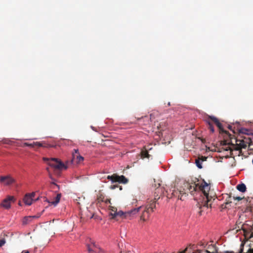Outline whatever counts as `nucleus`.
I'll return each mask as SVG.
<instances>
[{"label": "nucleus", "instance_id": "nucleus-22", "mask_svg": "<svg viewBox=\"0 0 253 253\" xmlns=\"http://www.w3.org/2000/svg\"><path fill=\"white\" fill-rule=\"evenodd\" d=\"M232 203V201H231V197L229 196L228 199H226V202L224 203L225 206L224 208H228V205H230V203Z\"/></svg>", "mask_w": 253, "mask_h": 253}, {"label": "nucleus", "instance_id": "nucleus-27", "mask_svg": "<svg viewBox=\"0 0 253 253\" xmlns=\"http://www.w3.org/2000/svg\"><path fill=\"white\" fill-rule=\"evenodd\" d=\"M5 243V241L4 239H2L0 240V247H2Z\"/></svg>", "mask_w": 253, "mask_h": 253}, {"label": "nucleus", "instance_id": "nucleus-41", "mask_svg": "<svg viewBox=\"0 0 253 253\" xmlns=\"http://www.w3.org/2000/svg\"><path fill=\"white\" fill-rule=\"evenodd\" d=\"M197 252H198V253H201L202 251H201V250H197Z\"/></svg>", "mask_w": 253, "mask_h": 253}, {"label": "nucleus", "instance_id": "nucleus-32", "mask_svg": "<svg viewBox=\"0 0 253 253\" xmlns=\"http://www.w3.org/2000/svg\"><path fill=\"white\" fill-rule=\"evenodd\" d=\"M102 202H104L106 204H111V200L106 199L105 200H102Z\"/></svg>", "mask_w": 253, "mask_h": 253}, {"label": "nucleus", "instance_id": "nucleus-10", "mask_svg": "<svg viewBox=\"0 0 253 253\" xmlns=\"http://www.w3.org/2000/svg\"><path fill=\"white\" fill-rule=\"evenodd\" d=\"M35 193L26 194L24 198V202L27 205H31L32 204L33 198L35 197Z\"/></svg>", "mask_w": 253, "mask_h": 253}, {"label": "nucleus", "instance_id": "nucleus-8", "mask_svg": "<svg viewBox=\"0 0 253 253\" xmlns=\"http://www.w3.org/2000/svg\"><path fill=\"white\" fill-rule=\"evenodd\" d=\"M74 152L72 154V161L77 164L81 163L84 161V157L80 155L78 149H74Z\"/></svg>", "mask_w": 253, "mask_h": 253}, {"label": "nucleus", "instance_id": "nucleus-43", "mask_svg": "<svg viewBox=\"0 0 253 253\" xmlns=\"http://www.w3.org/2000/svg\"><path fill=\"white\" fill-rule=\"evenodd\" d=\"M170 102H169V103H168V105H169V106H170Z\"/></svg>", "mask_w": 253, "mask_h": 253}, {"label": "nucleus", "instance_id": "nucleus-15", "mask_svg": "<svg viewBox=\"0 0 253 253\" xmlns=\"http://www.w3.org/2000/svg\"><path fill=\"white\" fill-rule=\"evenodd\" d=\"M149 217V211L145 208L144 211L140 216V219L143 221H145L148 219Z\"/></svg>", "mask_w": 253, "mask_h": 253}, {"label": "nucleus", "instance_id": "nucleus-13", "mask_svg": "<svg viewBox=\"0 0 253 253\" xmlns=\"http://www.w3.org/2000/svg\"><path fill=\"white\" fill-rule=\"evenodd\" d=\"M159 198H155V199L154 200H151L150 201V203L145 206V209H146L148 211H149V209H150V210H151L152 211H154V209L156 208V201Z\"/></svg>", "mask_w": 253, "mask_h": 253}, {"label": "nucleus", "instance_id": "nucleus-6", "mask_svg": "<svg viewBox=\"0 0 253 253\" xmlns=\"http://www.w3.org/2000/svg\"><path fill=\"white\" fill-rule=\"evenodd\" d=\"M86 247L88 253H100V249L95 244V242L91 239H88L86 241Z\"/></svg>", "mask_w": 253, "mask_h": 253}, {"label": "nucleus", "instance_id": "nucleus-33", "mask_svg": "<svg viewBox=\"0 0 253 253\" xmlns=\"http://www.w3.org/2000/svg\"><path fill=\"white\" fill-rule=\"evenodd\" d=\"M21 253H29V251L28 250H23Z\"/></svg>", "mask_w": 253, "mask_h": 253}, {"label": "nucleus", "instance_id": "nucleus-20", "mask_svg": "<svg viewBox=\"0 0 253 253\" xmlns=\"http://www.w3.org/2000/svg\"><path fill=\"white\" fill-rule=\"evenodd\" d=\"M36 144V147H52V146L45 144V143L40 142H35V144Z\"/></svg>", "mask_w": 253, "mask_h": 253}, {"label": "nucleus", "instance_id": "nucleus-31", "mask_svg": "<svg viewBox=\"0 0 253 253\" xmlns=\"http://www.w3.org/2000/svg\"><path fill=\"white\" fill-rule=\"evenodd\" d=\"M233 198L234 200L238 201H240L243 199V198L240 197H233Z\"/></svg>", "mask_w": 253, "mask_h": 253}, {"label": "nucleus", "instance_id": "nucleus-19", "mask_svg": "<svg viewBox=\"0 0 253 253\" xmlns=\"http://www.w3.org/2000/svg\"><path fill=\"white\" fill-rule=\"evenodd\" d=\"M109 210L111 211V215L115 217L117 216V209L116 207H114L111 206H109Z\"/></svg>", "mask_w": 253, "mask_h": 253}, {"label": "nucleus", "instance_id": "nucleus-21", "mask_svg": "<svg viewBox=\"0 0 253 253\" xmlns=\"http://www.w3.org/2000/svg\"><path fill=\"white\" fill-rule=\"evenodd\" d=\"M195 164H196L197 167L199 169L202 168V162L201 161V160L200 159L198 158V159H196Z\"/></svg>", "mask_w": 253, "mask_h": 253}, {"label": "nucleus", "instance_id": "nucleus-42", "mask_svg": "<svg viewBox=\"0 0 253 253\" xmlns=\"http://www.w3.org/2000/svg\"><path fill=\"white\" fill-rule=\"evenodd\" d=\"M228 128L230 130H231V126H228Z\"/></svg>", "mask_w": 253, "mask_h": 253}, {"label": "nucleus", "instance_id": "nucleus-36", "mask_svg": "<svg viewBox=\"0 0 253 253\" xmlns=\"http://www.w3.org/2000/svg\"><path fill=\"white\" fill-rule=\"evenodd\" d=\"M203 211V210H201L199 211V213L200 215H202V212Z\"/></svg>", "mask_w": 253, "mask_h": 253}, {"label": "nucleus", "instance_id": "nucleus-35", "mask_svg": "<svg viewBox=\"0 0 253 253\" xmlns=\"http://www.w3.org/2000/svg\"><path fill=\"white\" fill-rule=\"evenodd\" d=\"M98 200L99 202H100V201H102V200H103V199H102L101 198V197H100L99 198H98Z\"/></svg>", "mask_w": 253, "mask_h": 253}, {"label": "nucleus", "instance_id": "nucleus-30", "mask_svg": "<svg viewBox=\"0 0 253 253\" xmlns=\"http://www.w3.org/2000/svg\"><path fill=\"white\" fill-rule=\"evenodd\" d=\"M138 201L136 199H133L132 200V202H131L132 205H135V206H137L136 203H137Z\"/></svg>", "mask_w": 253, "mask_h": 253}, {"label": "nucleus", "instance_id": "nucleus-28", "mask_svg": "<svg viewBox=\"0 0 253 253\" xmlns=\"http://www.w3.org/2000/svg\"><path fill=\"white\" fill-rule=\"evenodd\" d=\"M151 146V145H149L147 146H145L144 147V149L146 150L147 151H148V150H150L152 149V147Z\"/></svg>", "mask_w": 253, "mask_h": 253}, {"label": "nucleus", "instance_id": "nucleus-7", "mask_svg": "<svg viewBox=\"0 0 253 253\" xmlns=\"http://www.w3.org/2000/svg\"><path fill=\"white\" fill-rule=\"evenodd\" d=\"M14 201L15 199L13 196H8L2 201L0 206L6 209H8L10 208L11 204L14 202Z\"/></svg>", "mask_w": 253, "mask_h": 253}, {"label": "nucleus", "instance_id": "nucleus-5", "mask_svg": "<svg viewBox=\"0 0 253 253\" xmlns=\"http://www.w3.org/2000/svg\"><path fill=\"white\" fill-rule=\"evenodd\" d=\"M15 182L16 180L9 174L0 176V183L3 186H10Z\"/></svg>", "mask_w": 253, "mask_h": 253}, {"label": "nucleus", "instance_id": "nucleus-29", "mask_svg": "<svg viewBox=\"0 0 253 253\" xmlns=\"http://www.w3.org/2000/svg\"><path fill=\"white\" fill-rule=\"evenodd\" d=\"M207 158V157H204V156H201V157L198 158V159H200L201 160V161L202 162L206 161Z\"/></svg>", "mask_w": 253, "mask_h": 253}, {"label": "nucleus", "instance_id": "nucleus-1", "mask_svg": "<svg viewBox=\"0 0 253 253\" xmlns=\"http://www.w3.org/2000/svg\"><path fill=\"white\" fill-rule=\"evenodd\" d=\"M184 186L191 195H194L195 193L200 194L201 197L197 204L200 209L211 207L212 201L215 200V196L210 192V185L204 180L200 184L199 180L195 178L191 182H186Z\"/></svg>", "mask_w": 253, "mask_h": 253}, {"label": "nucleus", "instance_id": "nucleus-39", "mask_svg": "<svg viewBox=\"0 0 253 253\" xmlns=\"http://www.w3.org/2000/svg\"><path fill=\"white\" fill-rule=\"evenodd\" d=\"M52 184L55 185L58 187H59V186L58 185H57L56 184H55L54 182H52Z\"/></svg>", "mask_w": 253, "mask_h": 253}, {"label": "nucleus", "instance_id": "nucleus-24", "mask_svg": "<svg viewBox=\"0 0 253 253\" xmlns=\"http://www.w3.org/2000/svg\"><path fill=\"white\" fill-rule=\"evenodd\" d=\"M125 213H126V212H124L122 211H117V216L119 215L120 216H124V217H125Z\"/></svg>", "mask_w": 253, "mask_h": 253}, {"label": "nucleus", "instance_id": "nucleus-38", "mask_svg": "<svg viewBox=\"0 0 253 253\" xmlns=\"http://www.w3.org/2000/svg\"><path fill=\"white\" fill-rule=\"evenodd\" d=\"M46 170L48 172V173H49V172H49V168H47L46 169Z\"/></svg>", "mask_w": 253, "mask_h": 253}, {"label": "nucleus", "instance_id": "nucleus-2", "mask_svg": "<svg viewBox=\"0 0 253 253\" xmlns=\"http://www.w3.org/2000/svg\"><path fill=\"white\" fill-rule=\"evenodd\" d=\"M205 121L209 126V129L213 133L214 131L213 124H214L219 128L220 133H224L229 136L231 135L228 131L225 130L222 126L221 123L219 121L218 119L214 116L208 115L205 119Z\"/></svg>", "mask_w": 253, "mask_h": 253}, {"label": "nucleus", "instance_id": "nucleus-25", "mask_svg": "<svg viewBox=\"0 0 253 253\" xmlns=\"http://www.w3.org/2000/svg\"><path fill=\"white\" fill-rule=\"evenodd\" d=\"M120 188V190H121L122 189V186H119L118 185V184H116V185H111L110 186V188L112 189H115L116 187H119Z\"/></svg>", "mask_w": 253, "mask_h": 253}, {"label": "nucleus", "instance_id": "nucleus-44", "mask_svg": "<svg viewBox=\"0 0 253 253\" xmlns=\"http://www.w3.org/2000/svg\"><path fill=\"white\" fill-rule=\"evenodd\" d=\"M120 253H122V252H121Z\"/></svg>", "mask_w": 253, "mask_h": 253}, {"label": "nucleus", "instance_id": "nucleus-26", "mask_svg": "<svg viewBox=\"0 0 253 253\" xmlns=\"http://www.w3.org/2000/svg\"><path fill=\"white\" fill-rule=\"evenodd\" d=\"M199 246H202L204 248H206L208 246V244H205L204 243H203L202 242H200L199 243Z\"/></svg>", "mask_w": 253, "mask_h": 253}, {"label": "nucleus", "instance_id": "nucleus-11", "mask_svg": "<svg viewBox=\"0 0 253 253\" xmlns=\"http://www.w3.org/2000/svg\"><path fill=\"white\" fill-rule=\"evenodd\" d=\"M237 147L236 150L239 151V152H241V149L246 148L247 146L248 142L245 141L244 140H236Z\"/></svg>", "mask_w": 253, "mask_h": 253}, {"label": "nucleus", "instance_id": "nucleus-40", "mask_svg": "<svg viewBox=\"0 0 253 253\" xmlns=\"http://www.w3.org/2000/svg\"><path fill=\"white\" fill-rule=\"evenodd\" d=\"M152 212L151 210H150V209H149V215H150V212Z\"/></svg>", "mask_w": 253, "mask_h": 253}, {"label": "nucleus", "instance_id": "nucleus-14", "mask_svg": "<svg viewBox=\"0 0 253 253\" xmlns=\"http://www.w3.org/2000/svg\"><path fill=\"white\" fill-rule=\"evenodd\" d=\"M40 216H26L25 217L23 220L22 223L23 224H27L29 223L30 222H31L33 219L34 218H38Z\"/></svg>", "mask_w": 253, "mask_h": 253}, {"label": "nucleus", "instance_id": "nucleus-16", "mask_svg": "<svg viewBox=\"0 0 253 253\" xmlns=\"http://www.w3.org/2000/svg\"><path fill=\"white\" fill-rule=\"evenodd\" d=\"M60 198H61V194H58L56 195V196L54 198V201H53L52 202H50L48 200H47V199H46L45 201L47 202L48 203H49L50 204H51L52 205H54V206H55L59 202Z\"/></svg>", "mask_w": 253, "mask_h": 253}, {"label": "nucleus", "instance_id": "nucleus-4", "mask_svg": "<svg viewBox=\"0 0 253 253\" xmlns=\"http://www.w3.org/2000/svg\"><path fill=\"white\" fill-rule=\"evenodd\" d=\"M107 179L111 180L112 182H119L120 183L126 184L128 179L124 175L119 176L117 174H113L112 175H108Z\"/></svg>", "mask_w": 253, "mask_h": 253}, {"label": "nucleus", "instance_id": "nucleus-37", "mask_svg": "<svg viewBox=\"0 0 253 253\" xmlns=\"http://www.w3.org/2000/svg\"><path fill=\"white\" fill-rule=\"evenodd\" d=\"M244 130V129H242L241 130H240V132H242V133H244V132L243 131Z\"/></svg>", "mask_w": 253, "mask_h": 253}, {"label": "nucleus", "instance_id": "nucleus-18", "mask_svg": "<svg viewBox=\"0 0 253 253\" xmlns=\"http://www.w3.org/2000/svg\"><path fill=\"white\" fill-rule=\"evenodd\" d=\"M237 189L240 192H245L246 191V186L243 183L239 184L237 186Z\"/></svg>", "mask_w": 253, "mask_h": 253}, {"label": "nucleus", "instance_id": "nucleus-34", "mask_svg": "<svg viewBox=\"0 0 253 253\" xmlns=\"http://www.w3.org/2000/svg\"><path fill=\"white\" fill-rule=\"evenodd\" d=\"M49 176L50 179H53V178L52 177V176L50 172H49Z\"/></svg>", "mask_w": 253, "mask_h": 253}, {"label": "nucleus", "instance_id": "nucleus-12", "mask_svg": "<svg viewBox=\"0 0 253 253\" xmlns=\"http://www.w3.org/2000/svg\"><path fill=\"white\" fill-rule=\"evenodd\" d=\"M141 207V206H139L137 208H134L129 211H126L125 218H127V217L129 216H133L134 215L136 214L139 212Z\"/></svg>", "mask_w": 253, "mask_h": 253}, {"label": "nucleus", "instance_id": "nucleus-3", "mask_svg": "<svg viewBox=\"0 0 253 253\" xmlns=\"http://www.w3.org/2000/svg\"><path fill=\"white\" fill-rule=\"evenodd\" d=\"M43 160L45 162H48L47 164L51 167L54 168L58 169H66L67 167L65 165L59 161L57 159L51 158L49 159L47 158H43Z\"/></svg>", "mask_w": 253, "mask_h": 253}, {"label": "nucleus", "instance_id": "nucleus-23", "mask_svg": "<svg viewBox=\"0 0 253 253\" xmlns=\"http://www.w3.org/2000/svg\"><path fill=\"white\" fill-rule=\"evenodd\" d=\"M35 143V142H34L32 143H24V145L25 146H29V147H36V144H34Z\"/></svg>", "mask_w": 253, "mask_h": 253}, {"label": "nucleus", "instance_id": "nucleus-17", "mask_svg": "<svg viewBox=\"0 0 253 253\" xmlns=\"http://www.w3.org/2000/svg\"><path fill=\"white\" fill-rule=\"evenodd\" d=\"M150 156V155L149 154L148 152L146 150H145V149L142 150V151L141 152V158H142V159H144L145 158H149Z\"/></svg>", "mask_w": 253, "mask_h": 253}, {"label": "nucleus", "instance_id": "nucleus-9", "mask_svg": "<svg viewBox=\"0 0 253 253\" xmlns=\"http://www.w3.org/2000/svg\"><path fill=\"white\" fill-rule=\"evenodd\" d=\"M165 191H166V194L164 193V192H163V194L165 195H166V196L169 199L172 198V197L177 196V194L179 193V194L181 195V196L180 197L179 195H178V199L182 200V197L183 195L186 194L185 193L183 192V191H179L177 192V191H175L173 190L172 193H171V194H169L168 190H166Z\"/></svg>", "mask_w": 253, "mask_h": 253}]
</instances>
